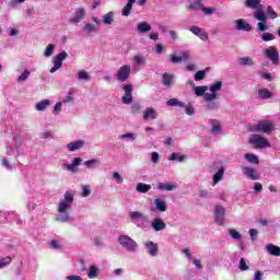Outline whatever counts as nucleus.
<instances>
[{"instance_id": "obj_17", "label": "nucleus", "mask_w": 280, "mask_h": 280, "mask_svg": "<svg viewBox=\"0 0 280 280\" xmlns=\"http://www.w3.org/2000/svg\"><path fill=\"white\" fill-rule=\"evenodd\" d=\"M144 246L147 248V253L151 255V257H156L159 255V245L152 241H148L144 243Z\"/></svg>"}, {"instance_id": "obj_12", "label": "nucleus", "mask_w": 280, "mask_h": 280, "mask_svg": "<svg viewBox=\"0 0 280 280\" xmlns=\"http://www.w3.org/2000/svg\"><path fill=\"white\" fill-rule=\"evenodd\" d=\"M243 174L250 180H259L261 178V175H259V172L257 170L250 167V166H243Z\"/></svg>"}, {"instance_id": "obj_29", "label": "nucleus", "mask_w": 280, "mask_h": 280, "mask_svg": "<svg viewBox=\"0 0 280 280\" xmlns=\"http://www.w3.org/2000/svg\"><path fill=\"white\" fill-rule=\"evenodd\" d=\"M49 106H51V101L43 100L35 104V110L43 113V112L47 110V108H49Z\"/></svg>"}, {"instance_id": "obj_13", "label": "nucleus", "mask_w": 280, "mask_h": 280, "mask_svg": "<svg viewBox=\"0 0 280 280\" xmlns=\"http://www.w3.org/2000/svg\"><path fill=\"white\" fill-rule=\"evenodd\" d=\"M226 213V210L222 206H217L214 208V220L219 226H222L224 224V215Z\"/></svg>"}, {"instance_id": "obj_36", "label": "nucleus", "mask_w": 280, "mask_h": 280, "mask_svg": "<svg viewBox=\"0 0 280 280\" xmlns=\"http://www.w3.org/2000/svg\"><path fill=\"white\" fill-rule=\"evenodd\" d=\"M129 218L131 222H139L140 220H145V214L139 211H131Z\"/></svg>"}, {"instance_id": "obj_37", "label": "nucleus", "mask_w": 280, "mask_h": 280, "mask_svg": "<svg viewBox=\"0 0 280 280\" xmlns=\"http://www.w3.org/2000/svg\"><path fill=\"white\" fill-rule=\"evenodd\" d=\"M241 67H255V60L250 57H243L238 59Z\"/></svg>"}, {"instance_id": "obj_2", "label": "nucleus", "mask_w": 280, "mask_h": 280, "mask_svg": "<svg viewBox=\"0 0 280 280\" xmlns=\"http://www.w3.org/2000/svg\"><path fill=\"white\" fill-rule=\"evenodd\" d=\"M75 194L71 191H66L63 195V199H60L58 207H57V215H56V222L61 223H69L73 222V217L69 214V210L71 209L73 205V198Z\"/></svg>"}, {"instance_id": "obj_42", "label": "nucleus", "mask_w": 280, "mask_h": 280, "mask_svg": "<svg viewBox=\"0 0 280 280\" xmlns=\"http://www.w3.org/2000/svg\"><path fill=\"white\" fill-rule=\"evenodd\" d=\"M120 141L127 140V141H137V133L127 132L125 135H120L118 137Z\"/></svg>"}, {"instance_id": "obj_33", "label": "nucleus", "mask_w": 280, "mask_h": 280, "mask_svg": "<svg viewBox=\"0 0 280 280\" xmlns=\"http://www.w3.org/2000/svg\"><path fill=\"white\" fill-rule=\"evenodd\" d=\"M30 75H32V72L28 69H24L22 73L16 78L18 84H23V82H27V80H30Z\"/></svg>"}, {"instance_id": "obj_4", "label": "nucleus", "mask_w": 280, "mask_h": 280, "mask_svg": "<svg viewBox=\"0 0 280 280\" xmlns=\"http://www.w3.org/2000/svg\"><path fill=\"white\" fill-rule=\"evenodd\" d=\"M277 125L275 120H260L257 125L252 127L253 132H262V135H272L275 132Z\"/></svg>"}, {"instance_id": "obj_25", "label": "nucleus", "mask_w": 280, "mask_h": 280, "mask_svg": "<svg viewBox=\"0 0 280 280\" xmlns=\"http://www.w3.org/2000/svg\"><path fill=\"white\" fill-rule=\"evenodd\" d=\"M159 117V113L153 107H148L143 112V119L144 121H149V119H156Z\"/></svg>"}, {"instance_id": "obj_8", "label": "nucleus", "mask_w": 280, "mask_h": 280, "mask_svg": "<svg viewBox=\"0 0 280 280\" xmlns=\"http://www.w3.org/2000/svg\"><path fill=\"white\" fill-rule=\"evenodd\" d=\"M130 65L121 66L116 73L118 82H126L130 78Z\"/></svg>"}, {"instance_id": "obj_48", "label": "nucleus", "mask_w": 280, "mask_h": 280, "mask_svg": "<svg viewBox=\"0 0 280 280\" xmlns=\"http://www.w3.org/2000/svg\"><path fill=\"white\" fill-rule=\"evenodd\" d=\"M101 164H102V162L97 159H92V160H88L84 162L85 167H93L95 165H101Z\"/></svg>"}, {"instance_id": "obj_34", "label": "nucleus", "mask_w": 280, "mask_h": 280, "mask_svg": "<svg viewBox=\"0 0 280 280\" xmlns=\"http://www.w3.org/2000/svg\"><path fill=\"white\" fill-rule=\"evenodd\" d=\"M104 25H113L115 23V12L109 11L103 15Z\"/></svg>"}, {"instance_id": "obj_54", "label": "nucleus", "mask_w": 280, "mask_h": 280, "mask_svg": "<svg viewBox=\"0 0 280 280\" xmlns=\"http://www.w3.org/2000/svg\"><path fill=\"white\" fill-rule=\"evenodd\" d=\"M186 115H194L196 113V109L194 108V105L191 103H188L184 106Z\"/></svg>"}, {"instance_id": "obj_15", "label": "nucleus", "mask_w": 280, "mask_h": 280, "mask_svg": "<svg viewBox=\"0 0 280 280\" xmlns=\"http://www.w3.org/2000/svg\"><path fill=\"white\" fill-rule=\"evenodd\" d=\"M125 94L121 97L122 104H132V85H124Z\"/></svg>"}, {"instance_id": "obj_31", "label": "nucleus", "mask_w": 280, "mask_h": 280, "mask_svg": "<svg viewBox=\"0 0 280 280\" xmlns=\"http://www.w3.org/2000/svg\"><path fill=\"white\" fill-rule=\"evenodd\" d=\"M83 32L88 35L98 34L100 28H97V26H95V24H93V23H85L83 26Z\"/></svg>"}, {"instance_id": "obj_6", "label": "nucleus", "mask_w": 280, "mask_h": 280, "mask_svg": "<svg viewBox=\"0 0 280 280\" xmlns=\"http://www.w3.org/2000/svg\"><path fill=\"white\" fill-rule=\"evenodd\" d=\"M249 143L253 144V147L256 150H266V148H272V144L270 141L262 136L259 135H253L249 137Z\"/></svg>"}, {"instance_id": "obj_22", "label": "nucleus", "mask_w": 280, "mask_h": 280, "mask_svg": "<svg viewBox=\"0 0 280 280\" xmlns=\"http://www.w3.org/2000/svg\"><path fill=\"white\" fill-rule=\"evenodd\" d=\"M86 275L88 279H97V277H100V267H97V265L95 264L90 265Z\"/></svg>"}, {"instance_id": "obj_62", "label": "nucleus", "mask_w": 280, "mask_h": 280, "mask_svg": "<svg viewBox=\"0 0 280 280\" xmlns=\"http://www.w3.org/2000/svg\"><path fill=\"white\" fill-rule=\"evenodd\" d=\"M171 61H172L174 65H178L179 62H183L180 56H176V55H171Z\"/></svg>"}, {"instance_id": "obj_43", "label": "nucleus", "mask_w": 280, "mask_h": 280, "mask_svg": "<svg viewBox=\"0 0 280 280\" xmlns=\"http://www.w3.org/2000/svg\"><path fill=\"white\" fill-rule=\"evenodd\" d=\"M54 51H56V45L49 44L44 50V57L51 58V56H54Z\"/></svg>"}, {"instance_id": "obj_63", "label": "nucleus", "mask_w": 280, "mask_h": 280, "mask_svg": "<svg viewBox=\"0 0 280 280\" xmlns=\"http://www.w3.org/2000/svg\"><path fill=\"white\" fill-rule=\"evenodd\" d=\"M66 280H84V279H82V276L70 275L66 277Z\"/></svg>"}, {"instance_id": "obj_47", "label": "nucleus", "mask_w": 280, "mask_h": 280, "mask_svg": "<svg viewBox=\"0 0 280 280\" xmlns=\"http://www.w3.org/2000/svg\"><path fill=\"white\" fill-rule=\"evenodd\" d=\"M266 16L267 19H277L279 15L277 14V12L275 11V9H272V7H267L266 9Z\"/></svg>"}, {"instance_id": "obj_35", "label": "nucleus", "mask_w": 280, "mask_h": 280, "mask_svg": "<svg viewBox=\"0 0 280 280\" xmlns=\"http://www.w3.org/2000/svg\"><path fill=\"white\" fill-rule=\"evenodd\" d=\"M150 189H152V186L145 183H138L136 186V191H138V194H148Z\"/></svg>"}, {"instance_id": "obj_18", "label": "nucleus", "mask_w": 280, "mask_h": 280, "mask_svg": "<svg viewBox=\"0 0 280 280\" xmlns=\"http://www.w3.org/2000/svg\"><path fill=\"white\" fill-rule=\"evenodd\" d=\"M235 25H236V30L238 32H252L253 31V26L250 24L246 23V21H244L243 19L236 20Z\"/></svg>"}, {"instance_id": "obj_38", "label": "nucleus", "mask_w": 280, "mask_h": 280, "mask_svg": "<svg viewBox=\"0 0 280 280\" xmlns=\"http://www.w3.org/2000/svg\"><path fill=\"white\" fill-rule=\"evenodd\" d=\"M162 84L164 86H172V84H174V74L164 73L162 77Z\"/></svg>"}, {"instance_id": "obj_44", "label": "nucleus", "mask_w": 280, "mask_h": 280, "mask_svg": "<svg viewBox=\"0 0 280 280\" xmlns=\"http://www.w3.org/2000/svg\"><path fill=\"white\" fill-rule=\"evenodd\" d=\"M166 106H178L179 108H185V103L180 102L178 98H171L166 102Z\"/></svg>"}, {"instance_id": "obj_7", "label": "nucleus", "mask_w": 280, "mask_h": 280, "mask_svg": "<svg viewBox=\"0 0 280 280\" xmlns=\"http://www.w3.org/2000/svg\"><path fill=\"white\" fill-rule=\"evenodd\" d=\"M67 58H69V54H67V51H61L54 57V67L49 70L50 73H56L58 69H62V60H67Z\"/></svg>"}, {"instance_id": "obj_5", "label": "nucleus", "mask_w": 280, "mask_h": 280, "mask_svg": "<svg viewBox=\"0 0 280 280\" xmlns=\"http://www.w3.org/2000/svg\"><path fill=\"white\" fill-rule=\"evenodd\" d=\"M118 244L128 253H137L139 250V244L128 235L119 236Z\"/></svg>"}, {"instance_id": "obj_9", "label": "nucleus", "mask_w": 280, "mask_h": 280, "mask_svg": "<svg viewBox=\"0 0 280 280\" xmlns=\"http://www.w3.org/2000/svg\"><path fill=\"white\" fill-rule=\"evenodd\" d=\"M82 165V158H74L72 160V163L69 164V162H63V170L65 172H72L75 174L78 172V167Z\"/></svg>"}, {"instance_id": "obj_46", "label": "nucleus", "mask_w": 280, "mask_h": 280, "mask_svg": "<svg viewBox=\"0 0 280 280\" xmlns=\"http://www.w3.org/2000/svg\"><path fill=\"white\" fill-rule=\"evenodd\" d=\"M10 264H12V257L7 256L4 258H0V270L7 268Z\"/></svg>"}, {"instance_id": "obj_23", "label": "nucleus", "mask_w": 280, "mask_h": 280, "mask_svg": "<svg viewBox=\"0 0 280 280\" xmlns=\"http://www.w3.org/2000/svg\"><path fill=\"white\" fill-rule=\"evenodd\" d=\"M84 145V140L72 141L67 144L68 152H77V150H82Z\"/></svg>"}, {"instance_id": "obj_10", "label": "nucleus", "mask_w": 280, "mask_h": 280, "mask_svg": "<svg viewBox=\"0 0 280 280\" xmlns=\"http://www.w3.org/2000/svg\"><path fill=\"white\" fill-rule=\"evenodd\" d=\"M85 16H86V9L84 7H80L75 10L74 16L69 20V23H72V25H78V23H81V21H84Z\"/></svg>"}, {"instance_id": "obj_32", "label": "nucleus", "mask_w": 280, "mask_h": 280, "mask_svg": "<svg viewBox=\"0 0 280 280\" xmlns=\"http://www.w3.org/2000/svg\"><path fill=\"white\" fill-rule=\"evenodd\" d=\"M176 184L173 183H159L158 184V189H160V191H174V189H176Z\"/></svg>"}, {"instance_id": "obj_3", "label": "nucleus", "mask_w": 280, "mask_h": 280, "mask_svg": "<svg viewBox=\"0 0 280 280\" xmlns=\"http://www.w3.org/2000/svg\"><path fill=\"white\" fill-rule=\"evenodd\" d=\"M261 3V0H246L245 5L246 8H250L252 10H255L253 13L254 19L256 21H259L257 23V30L258 32H266L268 30V16H266V13L261 8H259V4Z\"/></svg>"}, {"instance_id": "obj_28", "label": "nucleus", "mask_w": 280, "mask_h": 280, "mask_svg": "<svg viewBox=\"0 0 280 280\" xmlns=\"http://www.w3.org/2000/svg\"><path fill=\"white\" fill-rule=\"evenodd\" d=\"M224 178V166H221L219 171L212 176V187H215Z\"/></svg>"}, {"instance_id": "obj_51", "label": "nucleus", "mask_w": 280, "mask_h": 280, "mask_svg": "<svg viewBox=\"0 0 280 280\" xmlns=\"http://www.w3.org/2000/svg\"><path fill=\"white\" fill-rule=\"evenodd\" d=\"M238 268L242 272H246V270H249L248 265L246 264V259L241 258L240 262H238Z\"/></svg>"}, {"instance_id": "obj_39", "label": "nucleus", "mask_w": 280, "mask_h": 280, "mask_svg": "<svg viewBox=\"0 0 280 280\" xmlns=\"http://www.w3.org/2000/svg\"><path fill=\"white\" fill-rule=\"evenodd\" d=\"M244 159L248 161V163H252V165H259V158L253 153H246Z\"/></svg>"}, {"instance_id": "obj_59", "label": "nucleus", "mask_w": 280, "mask_h": 280, "mask_svg": "<svg viewBox=\"0 0 280 280\" xmlns=\"http://www.w3.org/2000/svg\"><path fill=\"white\" fill-rule=\"evenodd\" d=\"M257 235H259V230L257 229L249 230V236L252 238V242H255V240H257Z\"/></svg>"}, {"instance_id": "obj_27", "label": "nucleus", "mask_w": 280, "mask_h": 280, "mask_svg": "<svg viewBox=\"0 0 280 280\" xmlns=\"http://www.w3.org/2000/svg\"><path fill=\"white\" fill-rule=\"evenodd\" d=\"M133 65H137L138 67H145L148 63V59L142 54H137L132 57Z\"/></svg>"}, {"instance_id": "obj_1", "label": "nucleus", "mask_w": 280, "mask_h": 280, "mask_svg": "<svg viewBox=\"0 0 280 280\" xmlns=\"http://www.w3.org/2000/svg\"><path fill=\"white\" fill-rule=\"evenodd\" d=\"M220 91H222V81H215L210 85L196 86L194 92L197 97H202L206 103V110H218L220 108Z\"/></svg>"}, {"instance_id": "obj_16", "label": "nucleus", "mask_w": 280, "mask_h": 280, "mask_svg": "<svg viewBox=\"0 0 280 280\" xmlns=\"http://www.w3.org/2000/svg\"><path fill=\"white\" fill-rule=\"evenodd\" d=\"M151 226L156 233H159V231H165V229H167V224L161 218L153 219L151 222Z\"/></svg>"}, {"instance_id": "obj_41", "label": "nucleus", "mask_w": 280, "mask_h": 280, "mask_svg": "<svg viewBox=\"0 0 280 280\" xmlns=\"http://www.w3.org/2000/svg\"><path fill=\"white\" fill-rule=\"evenodd\" d=\"M168 161H177L178 163H183V162L187 161V155H182L180 153L174 152L168 158Z\"/></svg>"}, {"instance_id": "obj_49", "label": "nucleus", "mask_w": 280, "mask_h": 280, "mask_svg": "<svg viewBox=\"0 0 280 280\" xmlns=\"http://www.w3.org/2000/svg\"><path fill=\"white\" fill-rule=\"evenodd\" d=\"M81 196H82V198H89V196H91V185L82 186Z\"/></svg>"}, {"instance_id": "obj_55", "label": "nucleus", "mask_w": 280, "mask_h": 280, "mask_svg": "<svg viewBox=\"0 0 280 280\" xmlns=\"http://www.w3.org/2000/svg\"><path fill=\"white\" fill-rule=\"evenodd\" d=\"M62 113V102H57L54 106L52 115H58Z\"/></svg>"}, {"instance_id": "obj_40", "label": "nucleus", "mask_w": 280, "mask_h": 280, "mask_svg": "<svg viewBox=\"0 0 280 280\" xmlns=\"http://www.w3.org/2000/svg\"><path fill=\"white\" fill-rule=\"evenodd\" d=\"M258 97L260 100H270V97H272V92L268 89H260L258 90Z\"/></svg>"}, {"instance_id": "obj_56", "label": "nucleus", "mask_w": 280, "mask_h": 280, "mask_svg": "<svg viewBox=\"0 0 280 280\" xmlns=\"http://www.w3.org/2000/svg\"><path fill=\"white\" fill-rule=\"evenodd\" d=\"M261 39L265 42V43H268L270 40H275V35H272V33H264L261 35Z\"/></svg>"}, {"instance_id": "obj_45", "label": "nucleus", "mask_w": 280, "mask_h": 280, "mask_svg": "<svg viewBox=\"0 0 280 280\" xmlns=\"http://www.w3.org/2000/svg\"><path fill=\"white\" fill-rule=\"evenodd\" d=\"M202 2L200 0H196L195 2H191L188 5V10H191V12H198V10H201Z\"/></svg>"}, {"instance_id": "obj_26", "label": "nucleus", "mask_w": 280, "mask_h": 280, "mask_svg": "<svg viewBox=\"0 0 280 280\" xmlns=\"http://www.w3.org/2000/svg\"><path fill=\"white\" fill-rule=\"evenodd\" d=\"M75 78L79 80V82H91L92 80L91 73H89L86 70H79Z\"/></svg>"}, {"instance_id": "obj_61", "label": "nucleus", "mask_w": 280, "mask_h": 280, "mask_svg": "<svg viewBox=\"0 0 280 280\" xmlns=\"http://www.w3.org/2000/svg\"><path fill=\"white\" fill-rule=\"evenodd\" d=\"M161 160V155L159 154V152H152L151 153V163H159V161Z\"/></svg>"}, {"instance_id": "obj_52", "label": "nucleus", "mask_w": 280, "mask_h": 280, "mask_svg": "<svg viewBox=\"0 0 280 280\" xmlns=\"http://www.w3.org/2000/svg\"><path fill=\"white\" fill-rule=\"evenodd\" d=\"M206 77H207V71L205 70L198 71L197 73H195V81L200 82L201 80H205Z\"/></svg>"}, {"instance_id": "obj_19", "label": "nucleus", "mask_w": 280, "mask_h": 280, "mask_svg": "<svg viewBox=\"0 0 280 280\" xmlns=\"http://www.w3.org/2000/svg\"><path fill=\"white\" fill-rule=\"evenodd\" d=\"M265 250L266 253H268V255H271L272 257H280V247L269 243L265 246Z\"/></svg>"}, {"instance_id": "obj_14", "label": "nucleus", "mask_w": 280, "mask_h": 280, "mask_svg": "<svg viewBox=\"0 0 280 280\" xmlns=\"http://www.w3.org/2000/svg\"><path fill=\"white\" fill-rule=\"evenodd\" d=\"M189 32L194 34L195 36H198L200 40H209V34L203 28H200L199 26L192 25L189 27Z\"/></svg>"}, {"instance_id": "obj_57", "label": "nucleus", "mask_w": 280, "mask_h": 280, "mask_svg": "<svg viewBox=\"0 0 280 280\" xmlns=\"http://www.w3.org/2000/svg\"><path fill=\"white\" fill-rule=\"evenodd\" d=\"M2 165L3 167H5L7 170H12L14 167V163L10 162L8 160V158H3L2 159Z\"/></svg>"}, {"instance_id": "obj_11", "label": "nucleus", "mask_w": 280, "mask_h": 280, "mask_svg": "<svg viewBox=\"0 0 280 280\" xmlns=\"http://www.w3.org/2000/svg\"><path fill=\"white\" fill-rule=\"evenodd\" d=\"M265 56L271 60L272 65H279V51H277L276 47L270 46L269 48L265 49Z\"/></svg>"}, {"instance_id": "obj_30", "label": "nucleus", "mask_w": 280, "mask_h": 280, "mask_svg": "<svg viewBox=\"0 0 280 280\" xmlns=\"http://www.w3.org/2000/svg\"><path fill=\"white\" fill-rule=\"evenodd\" d=\"M137 3V0H128L127 4L121 10L122 16H130L132 14V5Z\"/></svg>"}, {"instance_id": "obj_50", "label": "nucleus", "mask_w": 280, "mask_h": 280, "mask_svg": "<svg viewBox=\"0 0 280 280\" xmlns=\"http://www.w3.org/2000/svg\"><path fill=\"white\" fill-rule=\"evenodd\" d=\"M228 233L232 240H242V233L237 232L236 230L230 229Z\"/></svg>"}, {"instance_id": "obj_64", "label": "nucleus", "mask_w": 280, "mask_h": 280, "mask_svg": "<svg viewBox=\"0 0 280 280\" xmlns=\"http://www.w3.org/2000/svg\"><path fill=\"white\" fill-rule=\"evenodd\" d=\"M254 280H264V272L261 271H256L254 273Z\"/></svg>"}, {"instance_id": "obj_21", "label": "nucleus", "mask_w": 280, "mask_h": 280, "mask_svg": "<svg viewBox=\"0 0 280 280\" xmlns=\"http://www.w3.org/2000/svg\"><path fill=\"white\" fill-rule=\"evenodd\" d=\"M136 31L138 34H141V35L148 34V32L152 31V25H150V23L148 22H141L137 24Z\"/></svg>"}, {"instance_id": "obj_53", "label": "nucleus", "mask_w": 280, "mask_h": 280, "mask_svg": "<svg viewBox=\"0 0 280 280\" xmlns=\"http://www.w3.org/2000/svg\"><path fill=\"white\" fill-rule=\"evenodd\" d=\"M112 178H114V180H116L118 185H121L124 183V177H121V174H119V172H114L112 174Z\"/></svg>"}, {"instance_id": "obj_24", "label": "nucleus", "mask_w": 280, "mask_h": 280, "mask_svg": "<svg viewBox=\"0 0 280 280\" xmlns=\"http://www.w3.org/2000/svg\"><path fill=\"white\" fill-rule=\"evenodd\" d=\"M153 203L155 206V209L161 213H165V211H167V202L165 201V199L156 198L153 200Z\"/></svg>"}, {"instance_id": "obj_60", "label": "nucleus", "mask_w": 280, "mask_h": 280, "mask_svg": "<svg viewBox=\"0 0 280 280\" xmlns=\"http://www.w3.org/2000/svg\"><path fill=\"white\" fill-rule=\"evenodd\" d=\"M182 253L185 255L188 261H191L194 259V255H191V250L189 248H184Z\"/></svg>"}, {"instance_id": "obj_20", "label": "nucleus", "mask_w": 280, "mask_h": 280, "mask_svg": "<svg viewBox=\"0 0 280 280\" xmlns=\"http://www.w3.org/2000/svg\"><path fill=\"white\" fill-rule=\"evenodd\" d=\"M211 125V135L218 136L222 135V124L218 119L210 120Z\"/></svg>"}, {"instance_id": "obj_58", "label": "nucleus", "mask_w": 280, "mask_h": 280, "mask_svg": "<svg viewBox=\"0 0 280 280\" xmlns=\"http://www.w3.org/2000/svg\"><path fill=\"white\" fill-rule=\"evenodd\" d=\"M201 10H202L203 14H206V16H211V14H213L215 12V9H213L211 7L207 8V7L201 5Z\"/></svg>"}]
</instances>
